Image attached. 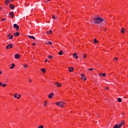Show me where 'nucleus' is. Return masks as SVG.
I'll return each instance as SVG.
<instances>
[{
    "instance_id": "f257e3e1",
    "label": "nucleus",
    "mask_w": 128,
    "mask_h": 128,
    "mask_svg": "<svg viewBox=\"0 0 128 128\" xmlns=\"http://www.w3.org/2000/svg\"><path fill=\"white\" fill-rule=\"evenodd\" d=\"M94 24H102L104 22V19L100 16H96L93 18Z\"/></svg>"
},
{
    "instance_id": "f03ea898",
    "label": "nucleus",
    "mask_w": 128,
    "mask_h": 128,
    "mask_svg": "<svg viewBox=\"0 0 128 128\" xmlns=\"http://www.w3.org/2000/svg\"><path fill=\"white\" fill-rule=\"evenodd\" d=\"M124 124V121L122 120V123L120 124L119 125L118 124H116L115 126H114L113 128H120L122 126V125Z\"/></svg>"
},
{
    "instance_id": "7ed1b4c3",
    "label": "nucleus",
    "mask_w": 128,
    "mask_h": 128,
    "mask_svg": "<svg viewBox=\"0 0 128 128\" xmlns=\"http://www.w3.org/2000/svg\"><path fill=\"white\" fill-rule=\"evenodd\" d=\"M14 28H16V30H18V29L20 28V26L18 25V24H16L13 25Z\"/></svg>"
},
{
    "instance_id": "20e7f679",
    "label": "nucleus",
    "mask_w": 128,
    "mask_h": 128,
    "mask_svg": "<svg viewBox=\"0 0 128 128\" xmlns=\"http://www.w3.org/2000/svg\"><path fill=\"white\" fill-rule=\"evenodd\" d=\"M12 48V44H10L8 46H6V50H8V48Z\"/></svg>"
},
{
    "instance_id": "39448f33",
    "label": "nucleus",
    "mask_w": 128,
    "mask_h": 128,
    "mask_svg": "<svg viewBox=\"0 0 128 128\" xmlns=\"http://www.w3.org/2000/svg\"><path fill=\"white\" fill-rule=\"evenodd\" d=\"M55 84L57 86L58 88H60V86H62V84L59 83L58 82H56Z\"/></svg>"
},
{
    "instance_id": "423d86ee",
    "label": "nucleus",
    "mask_w": 128,
    "mask_h": 128,
    "mask_svg": "<svg viewBox=\"0 0 128 128\" xmlns=\"http://www.w3.org/2000/svg\"><path fill=\"white\" fill-rule=\"evenodd\" d=\"M73 57L74 58H78V53H74L73 54Z\"/></svg>"
},
{
    "instance_id": "0eeeda50",
    "label": "nucleus",
    "mask_w": 128,
    "mask_h": 128,
    "mask_svg": "<svg viewBox=\"0 0 128 128\" xmlns=\"http://www.w3.org/2000/svg\"><path fill=\"white\" fill-rule=\"evenodd\" d=\"M15 58H20V54H16L14 55Z\"/></svg>"
},
{
    "instance_id": "6e6552de",
    "label": "nucleus",
    "mask_w": 128,
    "mask_h": 128,
    "mask_svg": "<svg viewBox=\"0 0 128 128\" xmlns=\"http://www.w3.org/2000/svg\"><path fill=\"white\" fill-rule=\"evenodd\" d=\"M81 78H82V80H86V78H84V74H82Z\"/></svg>"
},
{
    "instance_id": "1a4fd4ad",
    "label": "nucleus",
    "mask_w": 128,
    "mask_h": 128,
    "mask_svg": "<svg viewBox=\"0 0 128 128\" xmlns=\"http://www.w3.org/2000/svg\"><path fill=\"white\" fill-rule=\"evenodd\" d=\"M8 36L9 37L8 40H12L14 38V36L10 35V34H8Z\"/></svg>"
},
{
    "instance_id": "9d476101",
    "label": "nucleus",
    "mask_w": 128,
    "mask_h": 128,
    "mask_svg": "<svg viewBox=\"0 0 128 128\" xmlns=\"http://www.w3.org/2000/svg\"><path fill=\"white\" fill-rule=\"evenodd\" d=\"M52 96H54V93H50V94L48 95V98H52Z\"/></svg>"
},
{
    "instance_id": "9b49d317",
    "label": "nucleus",
    "mask_w": 128,
    "mask_h": 128,
    "mask_svg": "<svg viewBox=\"0 0 128 128\" xmlns=\"http://www.w3.org/2000/svg\"><path fill=\"white\" fill-rule=\"evenodd\" d=\"M69 69V72H72V70H74V68L72 67H68V68Z\"/></svg>"
},
{
    "instance_id": "f8f14e48",
    "label": "nucleus",
    "mask_w": 128,
    "mask_h": 128,
    "mask_svg": "<svg viewBox=\"0 0 128 128\" xmlns=\"http://www.w3.org/2000/svg\"><path fill=\"white\" fill-rule=\"evenodd\" d=\"M14 12H11L10 14L9 15L12 16V18H14Z\"/></svg>"
},
{
    "instance_id": "ddd939ff",
    "label": "nucleus",
    "mask_w": 128,
    "mask_h": 128,
    "mask_svg": "<svg viewBox=\"0 0 128 128\" xmlns=\"http://www.w3.org/2000/svg\"><path fill=\"white\" fill-rule=\"evenodd\" d=\"M65 102H61V104H60V108H64V104Z\"/></svg>"
},
{
    "instance_id": "4468645a",
    "label": "nucleus",
    "mask_w": 128,
    "mask_h": 128,
    "mask_svg": "<svg viewBox=\"0 0 128 128\" xmlns=\"http://www.w3.org/2000/svg\"><path fill=\"white\" fill-rule=\"evenodd\" d=\"M12 66L10 67V70H12L13 68H14V66H16V64H14L12 63Z\"/></svg>"
},
{
    "instance_id": "2eb2a0df",
    "label": "nucleus",
    "mask_w": 128,
    "mask_h": 128,
    "mask_svg": "<svg viewBox=\"0 0 128 128\" xmlns=\"http://www.w3.org/2000/svg\"><path fill=\"white\" fill-rule=\"evenodd\" d=\"M124 32H126V30L124 28H121V32H122V34H124Z\"/></svg>"
},
{
    "instance_id": "dca6fc26",
    "label": "nucleus",
    "mask_w": 128,
    "mask_h": 128,
    "mask_svg": "<svg viewBox=\"0 0 128 128\" xmlns=\"http://www.w3.org/2000/svg\"><path fill=\"white\" fill-rule=\"evenodd\" d=\"M10 10H14V6L13 4H10Z\"/></svg>"
},
{
    "instance_id": "f3484780",
    "label": "nucleus",
    "mask_w": 128,
    "mask_h": 128,
    "mask_svg": "<svg viewBox=\"0 0 128 128\" xmlns=\"http://www.w3.org/2000/svg\"><path fill=\"white\" fill-rule=\"evenodd\" d=\"M14 34L16 36H20V32H16V33H14Z\"/></svg>"
},
{
    "instance_id": "a211bd4d",
    "label": "nucleus",
    "mask_w": 128,
    "mask_h": 128,
    "mask_svg": "<svg viewBox=\"0 0 128 128\" xmlns=\"http://www.w3.org/2000/svg\"><path fill=\"white\" fill-rule=\"evenodd\" d=\"M28 38H32V40H36V38L34 36H28Z\"/></svg>"
},
{
    "instance_id": "6ab92c4d",
    "label": "nucleus",
    "mask_w": 128,
    "mask_h": 128,
    "mask_svg": "<svg viewBox=\"0 0 128 128\" xmlns=\"http://www.w3.org/2000/svg\"><path fill=\"white\" fill-rule=\"evenodd\" d=\"M62 104V101H60L58 102H57L56 103V106H60V104Z\"/></svg>"
},
{
    "instance_id": "aec40b11",
    "label": "nucleus",
    "mask_w": 128,
    "mask_h": 128,
    "mask_svg": "<svg viewBox=\"0 0 128 128\" xmlns=\"http://www.w3.org/2000/svg\"><path fill=\"white\" fill-rule=\"evenodd\" d=\"M58 54L60 56H62V54H62V50H60V52H58Z\"/></svg>"
},
{
    "instance_id": "412c9836",
    "label": "nucleus",
    "mask_w": 128,
    "mask_h": 128,
    "mask_svg": "<svg viewBox=\"0 0 128 128\" xmlns=\"http://www.w3.org/2000/svg\"><path fill=\"white\" fill-rule=\"evenodd\" d=\"M118 102H122V98H118Z\"/></svg>"
},
{
    "instance_id": "4be33fe9",
    "label": "nucleus",
    "mask_w": 128,
    "mask_h": 128,
    "mask_svg": "<svg viewBox=\"0 0 128 128\" xmlns=\"http://www.w3.org/2000/svg\"><path fill=\"white\" fill-rule=\"evenodd\" d=\"M9 3H10V0H6V4H8Z\"/></svg>"
},
{
    "instance_id": "5701e85b",
    "label": "nucleus",
    "mask_w": 128,
    "mask_h": 128,
    "mask_svg": "<svg viewBox=\"0 0 128 128\" xmlns=\"http://www.w3.org/2000/svg\"><path fill=\"white\" fill-rule=\"evenodd\" d=\"M94 42H95V44H98V40H96V39L94 38Z\"/></svg>"
},
{
    "instance_id": "b1692460",
    "label": "nucleus",
    "mask_w": 128,
    "mask_h": 128,
    "mask_svg": "<svg viewBox=\"0 0 128 128\" xmlns=\"http://www.w3.org/2000/svg\"><path fill=\"white\" fill-rule=\"evenodd\" d=\"M48 43L49 44H50V46L52 45V42H51L48 41Z\"/></svg>"
},
{
    "instance_id": "393cba45",
    "label": "nucleus",
    "mask_w": 128,
    "mask_h": 128,
    "mask_svg": "<svg viewBox=\"0 0 128 128\" xmlns=\"http://www.w3.org/2000/svg\"><path fill=\"white\" fill-rule=\"evenodd\" d=\"M42 72H46V69H44V68H42Z\"/></svg>"
},
{
    "instance_id": "a878e982",
    "label": "nucleus",
    "mask_w": 128,
    "mask_h": 128,
    "mask_svg": "<svg viewBox=\"0 0 128 128\" xmlns=\"http://www.w3.org/2000/svg\"><path fill=\"white\" fill-rule=\"evenodd\" d=\"M18 96V94H14V98H16Z\"/></svg>"
},
{
    "instance_id": "bb28decb",
    "label": "nucleus",
    "mask_w": 128,
    "mask_h": 128,
    "mask_svg": "<svg viewBox=\"0 0 128 128\" xmlns=\"http://www.w3.org/2000/svg\"><path fill=\"white\" fill-rule=\"evenodd\" d=\"M38 128H44V126L41 125L38 127Z\"/></svg>"
},
{
    "instance_id": "cd10ccee",
    "label": "nucleus",
    "mask_w": 128,
    "mask_h": 128,
    "mask_svg": "<svg viewBox=\"0 0 128 128\" xmlns=\"http://www.w3.org/2000/svg\"><path fill=\"white\" fill-rule=\"evenodd\" d=\"M52 18H54V20H56V16L54 15H52Z\"/></svg>"
},
{
    "instance_id": "c85d7f7f",
    "label": "nucleus",
    "mask_w": 128,
    "mask_h": 128,
    "mask_svg": "<svg viewBox=\"0 0 128 128\" xmlns=\"http://www.w3.org/2000/svg\"><path fill=\"white\" fill-rule=\"evenodd\" d=\"M114 60H115L114 62H116V60H118V58H114Z\"/></svg>"
},
{
    "instance_id": "c756f323",
    "label": "nucleus",
    "mask_w": 128,
    "mask_h": 128,
    "mask_svg": "<svg viewBox=\"0 0 128 128\" xmlns=\"http://www.w3.org/2000/svg\"><path fill=\"white\" fill-rule=\"evenodd\" d=\"M88 70H94V68H88Z\"/></svg>"
},
{
    "instance_id": "7c9ffc66",
    "label": "nucleus",
    "mask_w": 128,
    "mask_h": 128,
    "mask_svg": "<svg viewBox=\"0 0 128 128\" xmlns=\"http://www.w3.org/2000/svg\"><path fill=\"white\" fill-rule=\"evenodd\" d=\"M2 86L3 88H4V86H6V84H2Z\"/></svg>"
},
{
    "instance_id": "2f4dec72",
    "label": "nucleus",
    "mask_w": 128,
    "mask_h": 128,
    "mask_svg": "<svg viewBox=\"0 0 128 128\" xmlns=\"http://www.w3.org/2000/svg\"><path fill=\"white\" fill-rule=\"evenodd\" d=\"M20 98V94H18V97L17 98L18 100Z\"/></svg>"
},
{
    "instance_id": "473e14b6",
    "label": "nucleus",
    "mask_w": 128,
    "mask_h": 128,
    "mask_svg": "<svg viewBox=\"0 0 128 128\" xmlns=\"http://www.w3.org/2000/svg\"><path fill=\"white\" fill-rule=\"evenodd\" d=\"M48 58H52V56H48Z\"/></svg>"
},
{
    "instance_id": "72a5a7b5",
    "label": "nucleus",
    "mask_w": 128,
    "mask_h": 128,
    "mask_svg": "<svg viewBox=\"0 0 128 128\" xmlns=\"http://www.w3.org/2000/svg\"><path fill=\"white\" fill-rule=\"evenodd\" d=\"M102 76H106V74L105 73H104L102 74Z\"/></svg>"
},
{
    "instance_id": "f704fd0d",
    "label": "nucleus",
    "mask_w": 128,
    "mask_h": 128,
    "mask_svg": "<svg viewBox=\"0 0 128 128\" xmlns=\"http://www.w3.org/2000/svg\"><path fill=\"white\" fill-rule=\"evenodd\" d=\"M4 20H6V19L3 18L1 20V22H4Z\"/></svg>"
},
{
    "instance_id": "c9c22d12",
    "label": "nucleus",
    "mask_w": 128,
    "mask_h": 128,
    "mask_svg": "<svg viewBox=\"0 0 128 128\" xmlns=\"http://www.w3.org/2000/svg\"><path fill=\"white\" fill-rule=\"evenodd\" d=\"M49 32H50V34H52V30H50Z\"/></svg>"
},
{
    "instance_id": "e433bc0d",
    "label": "nucleus",
    "mask_w": 128,
    "mask_h": 128,
    "mask_svg": "<svg viewBox=\"0 0 128 128\" xmlns=\"http://www.w3.org/2000/svg\"><path fill=\"white\" fill-rule=\"evenodd\" d=\"M24 68H27L28 67V64L26 65H24Z\"/></svg>"
},
{
    "instance_id": "4c0bfd02",
    "label": "nucleus",
    "mask_w": 128,
    "mask_h": 128,
    "mask_svg": "<svg viewBox=\"0 0 128 128\" xmlns=\"http://www.w3.org/2000/svg\"><path fill=\"white\" fill-rule=\"evenodd\" d=\"M32 44V46H36V43H33Z\"/></svg>"
},
{
    "instance_id": "58836bf2",
    "label": "nucleus",
    "mask_w": 128,
    "mask_h": 128,
    "mask_svg": "<svg viewBox=\"0 0 128 128\" xmlns=\"http://www.w3.org/2000/svg\"><path fill=\"white\" fill-rule=\"evenodd\" d=\"M44 106H46V102H44Z\"/></svg>"
},
{
    "instance_id": "ea45409f",
    "label": "nucleus",
    "mask_w": 128,
    "mask_h": 128,
    "mask_svg": "<svg viewBox=\"0 0 128 128\" xmlns=\"http://www.w3.org/2000/svg\"><path fill=\"white\" fill-rule=\"evenodd\" d=\"M84 58H86V55H84Z\"/></svg>"
},
{
    "instance_id": "a19ab883",
    "label": "nucleus",
    "mask_w": 128,
    "mask_h": 128,
    "mask_svg": "<svg viewBox=\"0 0 128 128\" xmlns=\"http://www.w3.org/2000/svg\"><path fill=\"white\" fill-rule=\"evenodd\" d=\"M2 70H0V74H2Z\"/></svg>"
},
{
    "instance_id": "79ce46f5",
    "label": "nucleus",
    "mask_w": 128,
    "mask_h": 128,
    "mask_svg": "<svg viewBox=\"0 0 128 128\" xmlns=\"http://www.w3.org/2000/svg\"><path fill=\"white\" fill-rule=\"evenodd\" d=\"M29 82H32V80H29Z\"/></svg>"
},
{
    "instance_id": "37998d69",
    "label": "nucleus",
    "mask_w": 128,
    "mask_h": 128,
    "mask_svg": "<svg viewBox=\"0 0 128 128\" xmlns=\"http://www.w3.org/2000/svg\"><path fill=\"white\" fill-rule=\"evenodd\" d=\"M0 86H2V83L0 82Z\"/></svg>"
},
{
    "instance_id": "c03bdc74",
    "label": "nucleus",
    "mask_w": 128,
    "mask_h": 128,
    "mask_svg": "<svg viewBox=\"0 0 128 128\" xmlns=\"http://www.w3.org/2000/svg\"><path fill=\"white\" fill-rule=\"evenodd\" d=\"M46 62H48V60H45Z\"/></svg>"
},
{
    "instance_id": "a18cd8bd",
    "label": "nucleus",
    "mask_w": 128,
    "mask_h": 128,
    "mask_svg": "<svg viewBox=\"0 0 128 128\" xmlns=\"http://www.w3.org/2000/svg\"><path fill=\"white\" fill-rule=\"evenodd\" d=\"M46 44H48V42H45Z\"/></svg>"
},
{
    "instance_id": "49530a36",
    "label": "nucleus",
    "mask_w": 128,
    "mask_h": 128,
    "mask_svg": "<svg viewBox=\"0 0 128 128\" xmlns=\"http://www.w3.org/2000/svg\"><path fill=\"white\" fill-rule=\"evenodd\" d=\"M100 76H102V73H100Z\"/></svg>"
},
{
    "instance_id": "de8ad7c7",
    "label": "nucleus",
    "mask_w": 128,
    "mask_h": 128,
    "mask_svg": "<svg viewBox=\"0 0 128 128\" xmlns=\"http://www.w3.org/2000/svg\"><path fill=\"white\" fill-rule=\"evenodd\" d=\"M106 88V90H108V87H107Z\"/></svg>"
},
{
    "instance_id": "09e8293b",
    "label": "nucleus",
    "mask_w": 128,
    "mask_h": 128,
    "mask_svg": "<svg viewBox=\"0 0 128 128\" xmlns=\"http://www.w3.org/2000/svg\"><path fill=\"white\" fill-rule=\"evenodd\" d=\"M46 33H47V34H48V31H47V32H46Z\"/></svg>"
},
{
    "instance_id": "8fccbe9b",
    "label": "nucleus",
    "mask_w": 128,
    "mask_h": 128,
    "mask_svg": "<svg viewBox=\"0 0 128 128\" xmlns=\"http://www.w3.org/2000/svg\"><path fill=\"white\" fill-rule=\"evenodd\" d=\"M48 2H50V0H47Z\"/></svg>"
},
{
    "instance_id": "3c124183",
    "label": "nucleus",
    "mask_w": 128,
    "mask_h": 128,
    "mask_svg": "<svg viewBox=\"0 0 128 128\" xmlns=\"http://www.w3.org/2000/svg\"><path fill=\"white\" fill-rule=\"evenodd\" d=\"M12 0H11V2H12Z\"/></svg>"
},
{
    "instance_id": "603ef678",
    "label": "nucleus",
    "mask_w": 128,
    "mask_h": 128,
    "mask_svg": "<svg viewBox=\"0 0 128 128\" xmlns=\"http://www.w3.org/2000/svg\"><path fill=\"white\" fill-rule=\"evenodd\" d=\"M0 8H1V7H0Z\"/></svg>"
}]
</instances>
